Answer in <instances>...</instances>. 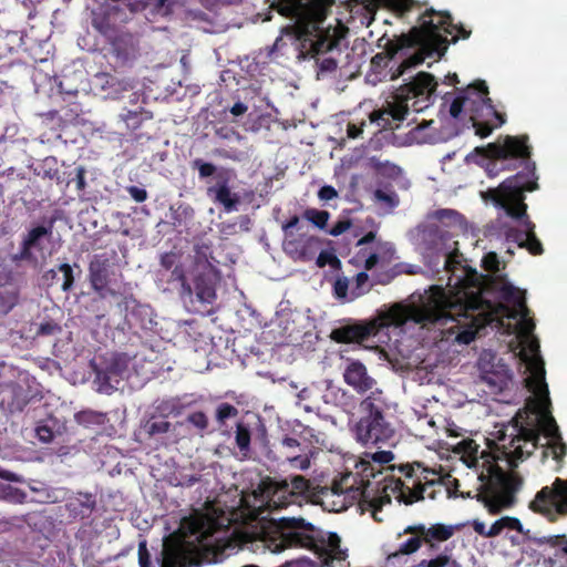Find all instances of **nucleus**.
Wrapping results in <instances>:
<instances>
[{
    "instance_id": "10",
    "label": "nucleus",
    "mask_w": 567,
    "mask_h": 567,
    "mask_svg": "<svg viewBox=\"0 0 567 567\" xmlns=\"http://www.w3.org/2000/svg\"><path fill=\"white\" fill-rule=\"evenodd\" d=\"M530 508L550 520L567 514V480L556 478L551 486L543 487L530 503Z\"/></svg>"
},
{
    "instance_id": "33",
    "label": "nucleus",
    "mask_w": 567,
    "mask_h": 567,
    "mask_svg": "<svg viewBox=\"0 0 567 567\" xmlns=\"http://www.w3.org/2000/svg\"><path fill=\"white\" fill-rule=\"evenodd\" d=\"M334 296L343 302L353 301L351 296V282L347 277H338L333 284Z\"/></svg>"
},
{
    "instance_id": "29",
    "label": "nucleus",
    "mask_w": 567,
    "mask_h": 567,
    "mask_svg": "<svg viewBox=\"0 0 567 567\" xmlns=\"http://www.w3.org/2000/svg\"><path fill=\"white\" fill-rule=\"evenodd\" d=\"M186 556L178 547L165 546L163 550L162 567H185Z\"/></svg>"
},
{
    "instance_id": "50",
    "label": "nucleus",
    "mask_w": 567,
    "mask_h": 567,
    "mask_svg": "<svg viewBox=\"0 0 567 567\" xmlns=\"http://www.w3.org/2000/svg\"><path fill=\"white\" fill-rule=\"evenodd\" d=\"M281 445H282V449H285L287 451V454L292 453L293 450H298V451L302 450L300 443L296 439L288 437V436L281 441Z\"/></svg>"
},
{
    "instance_id": "12",
    "label": "nucleus",
    "mask_w": 567,
    "mask_h": 567,
    "mask_svg": "<svg viewBox=\"0 0 567 567\" xmlns=\"http://www.w3.org/2000/svg\"><path fill=\"white\" fill-rule=\"evenodd\" d=\"M352 432L355 440L363 445L392 444L395 440V430L382 414L361 417L354 424Z\"/></svg>"
},
{
    "instance_id": "48",
    "label": "nucleus",
    "mask_w": 567,
    "mask_h": 567,
    "mask_svg": "<svg viewBox=\"0 0 567 567\" xmlns=\"http://www.w3.org/2000/svg\"><path fill=\"white\" fill-rule=\"evenodd\" d=\"M127 192L131 195V197L137 203H142L147 198V193L144 188H140L137 186H130L127 188Z\"/></svg>"
},
{
    "instance_id": "31",
    "label": "nucleus",
    "mask_w": 567,
    "mask_h": 567,
    "mask_svg": "<svg viewBox=\"0 0 567 567\" xmlns=\"http://www.w3.org/2000/svg\"><path fill=\"white\" fill-rule=\"evenodd\" d=\"M371 289V285L369 282V276L367 272L361 271L357 274L353 282L351 284V296L350 298H359Z\"/></svg>"
},
{
    "instance_id": "52",
    "label": "nucleus",
    "mask_w": 567,
    "mask_h": 567,
    "mask_svg": "<svg viewBox=\"0 0 567 567\" xmlns=\"http://www.w3.org/2000/svg\"><path fill=\"white\" fill-rule=\"evenodd\" d=\"M351 224L349 220H340L329 230V234L332 236H339L348 230Z\"/></svg>"
},
{
    "instance_id": "20",
    "label": "nucleus",
    "mask_w": 567,
    "mask_h": 567,
    "mask_svg": "<svg viewBox=\"0 0 567 567\" xmlns=\"http://www.w3.org/2000/svg\"><path fill=\"white\" fill-rule=\"evenodd\" d=\"M415 525L408 526L403 534L410 535L406 539L401 540L398 547L388 554L386 560L389 564L396 565L405 560V557L417 551L422 545V535L413 530Z\"/></svg>"
},
{
    "instance_id": "23",
    "label": "nucleus",
    "mask_w": 567,
    "mask_h": 567,
    "mask_svg": "<svg viewBox=\"0 0 567 567\" xmlns=\"http://www.w3.org/2000/svg\"><path fill=\"white\" fill-rule=\"evenodd\" d=\"M319 240L312 236H302L299 240L286 239L285 249L295 258L307 259Z\"/></svg>"
},
{
    "instance_id": "41",
    "label": "nucleus",
    "mask_w": 567,
    "mask_h": 567,
    "mask_svg": "<svg viewBox=\"0 0 567 567\" xmlns=\"http://www.w3.org/2000/svg\"><path fill=\"white\" fill-rule=\"evenodd\" d=\"M17 292L14 288L10 287L3 292L0 291V310L7 313L17 302Z\"/></svg>"
},
{
    "instance_id": "16",
    "label": "nucleus",
    "mask_w": 567,
    "mask_h": 567,
    "mask_svg": "<svg viewBox=\"0 0 567 567\" xmlns=\"http://www.w3.org/2000/svg\"><path fill=\"white\" fill-rule=\"evenodd\" d=\"M481 378L491 386L502 390L511 381V373L505 363L491 350L481 352L477 360Z\"/></svg>"
},
{
    "instance_id": "3",
    "label": "nucleus",
    "mask_w": 567,
    "mask_h": 567,
    "mask_svg": "<svg viewBox=\"0 0 567 567\" xmlns=\"http://www.w3.org/2000/svg\"><path fill=\"white\" fill-rule=\"evenodd\" d=\"M394 460L391 451L365 452L352 456L353 471L346 473L337 485V492H346L352 499H361L363 511H371V517L382 522L383 506L395 498L400 504H412L423 498L421 478L406 474L405 480L394 475L390 463Z\"/></svg>"
},
{
    "instance_id": "42",
    "label": "nucleus",
    "mask_w": 567,
    "mask_h": 567,
    "mask_svg": "<svg viewBox=\"0 0 567 567\" xmlns=\"http://www.w3.org/2000/svg\"><path fill=\"white\" fill-rule=\"evenodd\" d=\"M467 525H470L473 528V530L483 538H494L495 537L494 523H492L489 526H487L484 522H482L480 519H473V520L468 522Z\"/></svg>"
},
{
    "instance_id": "63",
    "label": "nucleus",
    "mask_w": 567,
    "mask_h": 567,
    "mask_svg": "<svg viewBox=\"0 0 567 567\" xmlns=\"http://www.w3.org/2000/svg\"><path fill=\"white\" fill-rule=\"evenodd\" d=\"M324 264H326L324 255L320 254V256L318 257V265L319 266H324Z\"/></svg>"
},
{
    "instance_id": "58",
    "label": "nucleus",
    "mask_w": 567,
    "mask_h": 567,
    "mask_svg": "<svg viewBox=\"0 0 567 567\" xmlns=\"http://www.w3.org/2000/svg\"><path fill=\"white\" fill-rule=\"evenodd\" d=\"M12 392L10 386H0V406L6 405V396H10Z\"/></svg>"
},
{
    "instance_id": "11",
    "label": "nucleus",
    "mask_w": 567,
    "mask_h": 567,
    "mask_svg": "<svg viewBox=\"0 0 567 567\" xmlns=\"http://www.w3.org/2000/svg\"><path fill=\"white\" fill-rule=\"evenodd\" d=\"M309 491V481L296 475L290 480L264 482L262 495L269 507H285L290 503L289 497L307 495Z\"/></svg>"
},
{
    "instance_id": "15",
    "label": "nucleus",
    "mask_w": 567,
    "mask_h": 567,
    "mask_svg": "<svg viewBox=\"0 0 567 567\" xmlns=\"http://www.w3.org/2000/svg\"><path fill=\"white\" fill-rule=\"evenodd\" d=\"M234 178V171L221 169L215 175V184L207 188L208 196L221 205L227 213L236 212L241 202V196L230 187Z\"/></svg>"
},
{
    "instance_id": "35",
    "label": "nucleus",
    "mask_w": 567,
    "mask_h": 567,
    "mask_svg": "<svg viewBox=\"0 0 567 567\" xmlns=\"http://www.w3.org/2000/svg\"><path fill=\"white\" fill-rule=\"evenodd\" d=\"M340 481L338 482H334L332 488H331V492H330V495L331 496H337V497H343L342 501L340 502V504L338 505V503H334V506H338V507H333L332 511H336V512H339V511H343L346 509L349 505L358 502V505H359V508L361 509L362 513H370L371 514V511H363L362 506H361V499H352L346 492H340L338 491L337 492V485L338 483H340Z\"/></svg>"
},
{
    "instance_id": "45",
    "label": "nucleus",
    "mask_w": 567,
    "mask_h": 567,
    "mask_svg": "<svg viewBox=\"0 0 567 567\" xmlns=\"http://www.w3.org/2000/svg\"><path fill=\"white\" fill-rule=\"evenodd\" d=\"M138 564L140 567H150L151 564L150 553L144 542L138 545Z\"/></svg>"
},
{
    "instance_id": "57",
    "label": "nucleus",
    "mask_w": 567,
    "mask_h": 567,
    "mask_svg": "<svg viewBox=\"0 0 567 567\" xmlns=\"http://www.w3.org/2000/svg\"><path fill=\"white\" fill-rule=\"evenodd\" d=\"M312 394H313V388H305V389H302L298 393V400H299L298 403H300L301 401H305V400H310Z\"/></svg>"
},
{
    "instance_id": "61",
    "label": "nucleus",
    "mask_w": 567,
    "mask_h": 567,
    "mask_svg": "<svg viewBox=\"0 0 567 567\" xmlns=\"http://www.w3.org/2000/svg\"><path fill=\"white\" fill-rule=\"evenodd\" d=\"M422 473H425V475L423 476V478L426 481V482H434V476H435V472L434 471H427V470H423Z\"/></svg>"
},
{
    "instance_id": "9",
    "label": "nucleus",
    "mask_w": 567,
    "mask_h": 567,
    "mask_svg": "<svg viewBox=\"0 0 567 567\" xmlns=\"http://www.w3.org/2000/svg\"><path fill=\"white\" fill-rule=\"evenodd\" d=\"M485 82L480 81L456 93L450 103V114L457 118L467 115L481 137L488 136L494 127L504 124L505 118L496 112L487 96Z\"/></svg>"
},
{
    "instance_id": "5",
    "label": "nucleus",
    "mask_w": 567,
    "mask_h": 567,
    "mask_svg": "<svg viewBox=\"0 0 567 567\" xmlns=\"http://www.w3.org/2000/svg\"><path fill=\"white\" fill-rule=\"evenodd\" d=\"M449 35L452 42H456L460 38L466 39L470 32L453 24L447 12L427 10L421 16L419 27L388 41L385 53L392 64L383 78L394 81L409 74L427 58H441L447 49Z\"/></svg>"
},
{
    "instance_id": "18",
    "label": "nucleus",
    "mask_w": 567,
    "mask_h": 567,
    "mask_svg": "<svg viewBox=\"0 0 567 567\" xmlns=\"http://www.w3.org/2000/svg\"><path fill=\"white\" fill-rule=\"evenodd\" d=\"M343 380L354 391L365 394L375 385V380L368 373V370L360 361H349L343 370Z\"/></svg>"
},
{
    "instance_id": "60",
    "label": "nucleus",
    "mask_w": 567,
    "mask_h": 567,
    "mask_svg": "<svg viewBox=\"0 0 567 567\" xmlns=\"http://www.w3.org/2000/svg\"><path fill=\"white\" fill-rule=\"evenodd\" d=\"M385 58L386 56H383L382 54H377L371 61L372 68L374 69L380 66L384 62Z\"/></svg>"
},
{
    "instance_id": "1",
    "label": "nucleus",
    "mask_w": 567,
    "mask_h": 567,
    "mask_svg": "<svg viewBox=\"0 0 567 567\" xmlns=\"http://www.w3.org/2000/svg\"><path fill=\"white\" fill-rule=\"evenodd\" d=\"M436 221L419 226L412 231V240L424 262L440 280L446 277V288L432 286L420 295L412 306H421L427 293H436L440 300L429 309L433 318L453 319V334L471 332V342L485 324L495 323L507 334L515 337V351L525 367L526 388L530 393L525 408L513 419V424L498 431L491 451H478L473 440L458 442L454 452L465 467H501L498 462L517 466L540 446L543 455L560 460L566 454L558 425L550 412V399L545 381L544 361L538 340L532 334L535 323L528 317L524 292L505 280L488 284L475 269L465 266L455 239L465 229L463 218L454 210L436 213Z\"/></svg>"
},
{
    "instance_id": "26",
    "label": "nucleus",
    "mask_w": 567,
    "mask_h": 567,
    "mask_svg": "<svg viewBox=\"0 0 567 567\" xmlns=\"http://www.w3.org/2000/svg\"><path fill=\"white\" fill-rule=\"evenodd\" d=\"M48 235V229L43 226L35 227L31 229L23 240L22 244V257L23 258H32L33 248L40 247V241L43 237Z\"/></svg>"
},
{
    "instance_id": "51",
    "label": "nucleus",
    "mask_w": 567,
    "mask_h": 567,
    "mask_svg": "<svg viewBox=\"0 0 567 567\" xmlns=\"http://www.w3.org/2000/svg\"><path fill=\"white\" fill-rule=\"evenodd\" d=\"M37 436L40 441L49 443L53 439V432L48 426H38Z\"/></svg>"
},
{
    "instance_id": "34",
    "label": "nucleus",
    "mask_w": 567,
    "mask_h": 567,
    "mask_svg": "<svg viewBox=\"0 0 567 567\" xmlns=\"http://www.w3.org/2000/svg\"><path fill=\"white\" fill-rule=\"evenodd\" d=\"M457 561L452 558V555L444 551L434 558L423 559L415 567H451Z\"/></svg>"
},
{
    "instance_id": "21",
    "label": "nucleus",
    "mask_w": 567,
    "mask_h": 567,
    "mask_svg": "<svg viewBox=\"0 0 567 567\" xmlns=\"http://www.w3.org/2000/svg\"><path fill=\"white\" fill-rule=\"evenodd\" d=\"M413 530L422 535L425 544L434 547L435 543L445 542L451 538L455 533V527L443 524H434L427 527L423 524H416Z\"/></svg>"
},
{
    "instance_id": "46",
    "label": "nucleus",
    "mask_w": 567,
    "mask_h": 567,
    "mask_svg": "<svg viewBox=\"0 0 567 567\" xmlns=\"http://www.w3.org/2000/svg\"><path fill=\"white\" fill-rule=\"evenodd\" d=\"M60 270L63 272L64 282L62 285L63 290H69L73 284L72 268L68 264H62Z\"/></svg>"
},
{
    "instance_id": "32",
    "label": "nucleus",
    "mask_w": 567,
    "mask_h": 567,
    "mask_svg": "<svg viewBox=\"0 0 567 567\" xmlns=\"http://www.w3.org/2000/svg\"><path fill=\"white\" fill-rule=\"evenodd\" d=\"M374 199L385 210H391L399 204V197L393 190L377 189Z\"/></svg>"
},
{
    "instance_id": "38",
    "label": "nucleus",
    "mask_w": 567,
    "mask_h": 567,
    "mask_svg": "<svg viewBox=\"0 0 567 567\" xmlns=\"http://www.w3.org/2000/svg\"><path fill=\"white\" fill-rule=\"evenodd\" d=\"M25 493L11 485L0 484V498L11 503H23L25 499Z\"/></svg>"
},
{
    "instance_id": "13",
    "label": "nucleus",
    "mask_w": 567,
    "mask_h": 567,
    "mask_svg": "<svg viewBox=\"0 0 567 567\" xmlns=\"http://www.w3.org/2000/svg\"><path fill=\"white\" fill-rule=\"evenodd\" d=\"M527 137L506 136L504 144H489L486 148L487 156L493 161L486 164L485 171L488 176L495 177L501 171L505 169L498 161H505L508 157H527L529 155L526 145Z\"/></svg>"
},
{
    "instance_id": "44",
    "label": "nucleus",
    "mask_w": 567,
    "mask_h": 567,
    "mask_svg": "<svg viewBox=\"0 0 567 567\" xmlns=\"http://www.w3.org/2000/svg\"><path fill=\"white\" fill-rule=\"evenodd\" d=\"M482 262L483 267L491 272H497L499 270V260L495 252L486 254L483 257Z\"/></svg>"
},
{
    "instance_id": "22",
    "label": "nucleus",
    "mask_w": 567,
    "mask_h": 567,
    "mask_svg": "<svg viewBox=\"0 0 567 567\" xmlns=\"http://www.w3.org/2000/svg\"><path fill=\"white\" fill-rule=\"evenodd\" d=\"M143 429L150 436L171 433L173 435L172 442L176 443L183 435L184 423L171 424L163 417H153L144 424Z\"/></svg>"
},
{
    "instance_id": "56",
    "label": "nucleus",
    "mask_w": 567,
    "mask_h": 567,
    "mask_svg": "<svg viewBox=\"0 0 567 567\" xmlns=\"http://www.w3.org/2000/svg\"><path fill=\"white\" fill-rule=\"evenodd\" d=\"M0 478L10 481V482H20L21 481L20 476H18L17 474H14L12 472L4 471V470H0Z\"/></svg>"
},
{
    "instance_id": "6",
    "label": "nucleus",
    "mask_w": 567,
    "mask_h": 567,
    "mask_svg": "<svg viewBox=\"0 0 567 567\" xmlns=\"http://www.w3.org/2000/svg\"><path fill=\"white\" fill-rule=\"evenodd\" d=\"M439 300V295L427 293L421 306L394 303L379 310L377 317L370 321L346 324L333 329L331 338L343 343L361 342L370 336L377 334L383 328H403L406 324H419L422 328L437 332L442 342L468 344L471 332L453 334L452 328L444 326L449 323L453 327L456 326L453 319H437L429 315V309L435 307Z\"/></svg>"
},
{
    "instance_id": "64",
    "label": "nucleus",
    "mask_w": 567,
    "mask_h": 567,
    "mask_svg": "<svg viewBox=\"0 0 567 567\" xmlns=\"http://www.w3.org/2000/svg\"><path fill=\"white\" fill-rule=\"evenodd\" d=\"M430 124H432V121H431V122H429V123H425V125H423V126H421V125H420V126H417L416 132H417V133H421V132L424 130V127H425V126H427V125H430Z\"/></svg>"
},
{
    "instance_id": "62",
    "label": "nucleus",
    "mask_w": 567,
    "mask_h": 567,
    "mask_svg": "<svg viewBox=\"0 0 567 567\" xmlns=\"http://www.w3.org/2000/svg\"><path fill=\"white\" fill-rule=\"evenodd\" d=\"M437 141H439V138L432 134L427 135L421 140V142H426V143H435Z\"/></svg>"
},
{
    "instance_id": "43",
    "label": "nucleus",
    "mask_w": 567,
    "mask_h": 567,
    "mask_svg": "<svg viewBox=\"0 0 567 567\" xmlns=\"http://www.w3.org/2000/svg\"><path fill=\"white\" fill-rule=\"evenodd\" d=\"M237 414L238 410L229 403H221L216 411V417L220 423H224L227 419L235 417Z\"/></svg>"
},
{
    "instance_id": "27",
    "label": "nucleus",
    "mask_w": 567,
    "mask_h": 567,
    "mask_svg": "<svg viewBox=\"0 0 567 567\" xmlns=\"http://www.w3.org/2000/svg\"><path fill=\"white\" fill-rule=\"evenodd\" d=\"M369 162H370V166L381 177L389 178V179H395L402 173L401 167H399L398 165H395L389 161H381L380 158L371 157Z\"/></svg>"
},
{
    "instance_id": "30",
    "label": "nucleus",
    "mask_w": 567,
    "mask_h": 567,
    "mask_svg": "<svg viewBox=\"0 0 567 567\" xmlns=\"http://www.w3.org/2000/svg\"><path fill=\"white\" fill-rule=\"evenodd\" d=\"M298 319H302L301 316H297L296 318L292 315L281 316L279 318V326L282 327V336L290 341H297L301 336V331L296 328V323Z\"/></svg>"
},
{
    "instance_id": "17",
    "label": "nucleus",
    "mask_w": 567,
    "mask_h": 567,
    "mask_svg": "<svg viewBox=\"0 0 567 567\" xmlns=\"http://www.w3.org/2000/svg\"><path fill=\"white\" fill-rule=\"evenodd\" d=\"M198 276L194 279L195 292L203 302L210 303L216 297L215 280L216 272L208 262L206 255L197 264Z\"/></svg>"
},
{
    "instance_id": "59",
    "label": "nucleus",
    "mask_w": 567,
    "mask_h": 567,
    "mask_svg": "<svg viewBox=\"0 0 567 567\" xmlns=\"http://www.w3.org/2000/svg\"><path fill=\"white\" fill-rule=\"evenodd\" d=\"M298 223H299V218L297 216H293L289 221H287L282 226V229L286 231V234H288L291 228H293L298 225Z\"/></svg>"
},
{
    "instance_id": "7",
    "label": "nucleus",
    "mask_w": 567,
    "mask_h": 567,
    "mask_svg": "<svg viewBox=\"0 0 567 567\" xmlns=\"http://www.w3.org/2000/svg\"><path fill=\"white\" fill-rule=\"evenodd\" d=\"M536 188L535 181L518 173L503 181L497 187L481 190L480 195L485 203L491 202L496 208L504 210L517 227L514 229L498 220L501 234L507 240L516 243L519 248H527L532 254L539 255L543 251L542 244L535 236V225L527 215V205L525 204V192Z\"/></svg>"
},
{
    "instance_id": "54",
    "label": "nucleus",
    "mask_w": 567,
    "mask_h": 567,
    "mask_svg": "<svg viewBox=\"0 0 567 567\" xmlns=\"http://www.w3.org/2000/svg\"><path fill=\"white\" fill-rule=\"evenodd\" d=\"M247 110H248L247 105H245L241 102H237L233 105V107L230 109V112L235 116H240V115L245 114L247 112Z\"/></svg>"
},
{
    "instance_id": "55",
    "label": "nucleus",
    "mask_w": 567,
    "mask_h": 567,
    "mask_svg": "<svg viewBox=\"0 0 567 567\" xmlns=\"http://www.w3.org/2000/svg\"><path fill=\"white\" fill-rule=\"evenodd\" d=\"M281 567H313V565L308 559H299V560H296V561L286 563Z\"/></svg>"
},
{
    "instance_id": "14",
    "label": "nucleus",
    "mask_w": 567,
    "mask_h": 567,
    "mask_svg": "<svg viewBox=\"0 0 567 567\" xmlns=\"http://www.w3.org/2000/svg\"><path fill=\"white\" fill-rule=\"evenodd\" d=\"M374 238L375 234L370 231L358 240V246L373 243L369 250L362 249L358 255V259L363 262L365 270L386 268L394 258V248L392 244L374 241Z\"/></svg>"
},
{
    "instance_id": "24",
    "label": "nucleus",
    "mask_w": 567,
    "mask_h": 567,
    "mask_svg": "<svg viewBox=\"0 0 567 567\" xmlns=\"http://www.w3.org/2000/svg\"><path fill=\"white\" fill-rule=\"evenodd\" d=\"M367 393H369L361 402V409L363 411L369 412V415L372 414H382V410L386 405V401L383 394V391L375 385L371 388Z\"/></svg>"
},
{
    "instance_id": "36",
    "label": "nucleus",
    "mask_w": 567,
    "mask_h": 567,
    "mask_svg": "<svg viewBox=\"0 0 567 567\" xmlns=\"http://www.w3.org/2000/svg\"><path fill=\"white\" fill-rule=\"evenodd\" d=\"M183 423H184V429L186 427V424H189V425L194 426L202 435L203 432L208 426V417L203 412H199V411L193 412L186 416V419ZM184 435H185V430L183 431L182 436H184Z\"/></svg>"
},
{
    "instance_id": "39",
    "label": "nucleus",
    "mask_w": 567,
    "mask_h": 567,
    "mask_svg": "<svg viewBox=\"0 0 567 567\" xmlns=\"http://www.w3.org/2000/svg\"><path fill=\"white\" fill-rule=\"evenodd\" d=\"M330 214L326 210L309 208L303 213V218L312 223L315 226L323 229L327 226Z\"/></svg>"
},
{
    "instance_id": "25",
    "label": "nucleus",
    "mask_w": 567,
    "mask_h": 567,
    "mask_svg": "<svg viewBox=\"0 0 567 567\" xmlns=\"http://www.w3.org/2000/svg\"><path fill=\"white\" fill-rule=\"evenodd\" d=\"M122 377L116 370L100 371L95 378L96 389L101 393H111L116 390L121 383Z\"/></svg>"
},
{
    "instance_id": "37",
    "label": "nucleus",
    "mask_w": 567,
    "mask_h": 567,
    "mask_svg": "<svg viewBox=\"0 0 567 567\" xmlns=\"http://www.w3.org/2000/svg\"><path fill=\"white\" fill-rule=\"evenodd\" d=\"M286 457L292 468L305 471L310 467L309 452L305 449L298 454L288 453Z\"/></svg>"
},
{
    "instance_id": "40",
    "label": "nucleus",
    "mask_w": 567,
    "mask_h": 567,
    "mask_svg": "<svg viewBox=\"0 0 567 567\" xmlns=\"http://www.w3.org/2000/svg\"><path fill=\"white\" fill-rule=\"evenodd\" d=\"M236 443L239 450L243 452V454L246 456L249 452V445H250V433L248 429L239 423L236 427Z\"/></svg>"
},
{
    "instance_id": "19",
    "label": "nucleus",
    "mask_w": 567,
    "mask_h": 567,
    "mask_svg": "<svg viewBox=\"0 0 567 567\" xmlns=\"http://www.w3.org/2000/svg\"><path fill=\"white\" fill-rule=\"evenodd\" d=\"M89 271L91 285L101 297H105L107 293H114L109 287L111 274L107 259L95 256L90 262Z\"/></svg>"
},
{
    "instance_id": "8",
    "label": "nucleus",
    "mask_w": 567,
    "mask_h": 567,
    "mask_svg": "<svg viewBox=\"0 0 567 567\" xmlns=\"http://www.w3.org/2000/svg\"><path fill=\"white\" fill-rule=\"evenodd\" d=\"M437 83L426 72H419L409 83L398 87L383 107L370 115V122L392 128L393 122H402L410 111L422 112L433 104Z\"/></svg>"
},
{
    "instance_id": "49",
    "label": "nucleus",
    "mask_w": 567,
    "mask_h": 567,
    "mask_svg": "<svg viewBox=\"0 0 567 567\" xmlns=\"http://www.w3.org/2000/svg\"><path fill=\"white\" fill-rule=\"evenodd\" d=\"M318 196L321 200H331L338 196V193L332 186L327 185L320 188Z\"/></svg>"
},
{
    "instance_id": "53",
    "label": "nucleus",
    "mask_w": 567,
    "mask_h": 567,
    "mask_svg": "<svg viewBox=\"0 0 567 567\" xmlns=\"http://www.w3.org/2000/svg\"><path fill=\"white\" fill-rule=\"evenodd\" d=\"M364 125V122H362L360 125L350 123L347 128V134L350 138H358L362 133V126Z\"/></svg>"
},
{
    "instance_id": "4",
    "label": "nucleus",
    "mask_w": 567,
    "mask_h": 567,
    "mask_svg": "<svg viewBox=\"0 0 567 567\" xmlns=\"http://www.w3.org/2000/svg\"><path fill=\"white\" fill-rule=\"evenodd\" d=\"M334 0H279L278 11L291 18L286 30L300 42V55L315 59L318 78L337 69L338 45L346 34L340 23L324 24L327 9Z\"/></svg>"
},
{
    "instance_id": "47",
    "label": "nucleus",
    "mask_w": 567,
    "mask_h": 567,
    "mask_svg": "<svg viewBox=\"0 0 567 567\" xmlns=\"http://www.w3.org/2000/svg\"><path fill=\"white\" fill-rule=\"evenodd\" d=\"M195 164L198 167L200 177H208L216 173V167L210 163L197 161Z\"/></svg>"
},
{
    "instance_id": "2",
    "label": "nucleus",
    "mask_w": 567,
    "mask_h": 567,
    "mask_svg": "<svg viewBox=\"0 0 567 567\" xmlns=\"http://www.w3.org/2000/svg\"><path fill=\"white\" fill-rule=\"evenodd\" d=\"M224 520L210 512H194L181 524V532L188 545L215 556L247 548L251 551L282 553L289 548H307L321 559L326 567H347L348 549L341 547L340 537L306 524L302 518H279L257 522L233 530H224Z\"/></svg>"
},
{
    "instance_id": "28",
    "label": "nucleus",
    "mask_w": 567,
    "mask_h": 567,
    "mask_svg": "<svg viewBox=\"0 0 567 567\" xmlns=\"http://www.w3.org/2000/svg\"><path fill=\"white\" fill-rule=\"evenodd\" d=\"M494 535L495 537L503 534L507 535L509 532H517L518 534H525L524 527L518 518L511 516H503L494 522Z\"/></svg>"
}]
</instances>
